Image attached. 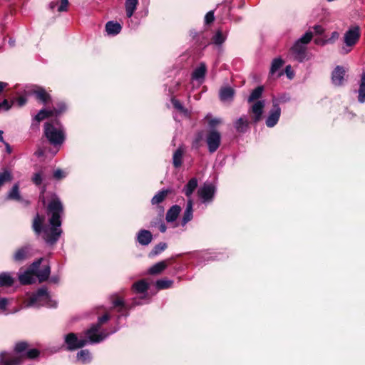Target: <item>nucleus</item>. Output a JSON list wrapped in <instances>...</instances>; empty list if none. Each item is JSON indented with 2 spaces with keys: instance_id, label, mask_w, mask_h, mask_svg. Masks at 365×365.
I'll list each match as a JSON object with an SVG mask.
<instances>
[{
  "instance_id": "f257e3e1",
  "label": "nucleus",
  "mask_w": 365,
  "mask_h": 365,
  "mask_svg": "<svg viewBox=\"0 0 365 365\" xmlns=\"http://www.w3.org/2000/svg\"><path fill=\"white\" fill-rule=\"evenodd\" d=\"M48 215L50 216L48 226H43L44 217L36 214L32 227L37 235H42V238L48 245H53L57 242L62 234L61 216L63 215V206L57 197H54L48 203L47 207Z\"/></svg>"
},
{
  "instance_id": "f03ea898",
  "label": "nucleus",
  "mask_w": 365,
  "mask_h": 365,
  "mask_svg": "<svg viewBox=\"0 0 365 365\" xmlns=\"http://www.w3.org/2000/svg\"><path fill=\"white\" fill-rule=\"evenodd\" d=\"M312 38L313 33L309 31L294 43L289 49V56L293 60L302 63L310 59L311 56L307 51V45Z\"/></svg>"
},
{
  "instance_id": "7ed1b4c3",
  "label": "nucleus",
  "mask_w": 365,
  "mask_h": 365,
  "mask_svg": "<svg viewBox=\"0 0 365 365\" xmlns=\"http://www.w3.org/2000/svg\"><path fill=\"white\" fill-rule=\"evenodd\" d=\"M57 303L53 300L49 294L48 289L45 287L39 288L36 292L26 301V307H46L48 308L56 307Z\"/></svg>"
},
{
  "instance_id": "20e7f679",
  "label": "nucleus",
  "mask_w": 365,
  "mask_h": 365,
  "mask_svg": "<svg viewBox=\"0 0 365 365\" xmlns=\"http://www.w3.org/2000/svg\"><path fill=\"white\" fill-rule=\"evenodd\" d=\"M44 135L54 146L63 144L66 138L63 126L58 120L45 123Z\"/></svg>"
},
{
  "instance_id": "39448f33",
  "label": "nucleus",
  "mask_w": 365,
  "mask_h": 365,
  "mask_svg": "<svg viewBox=\"0 0 365 365\" xmlns=\"http://www.w3.org/2000/svg\"><path fill=\"white\" fill-rule=\"evenodd\" d=\"M110 319V315L108 314H105L102 317L98 318V322L95 324H93L86 331V336L89 339V342L91 344H97L103 341L106 339L110 334L116 332L119 327L115 328L110 332H105L100 331L101 325L108 322Z\"/></svg>"
},
{
  "instance_id": "423d86ee",
  "label": "nucleus",
  "mask_w": 365,
  "mask_h": 365,
  "mask_svg": "<svg viewBox=\"0 0 365 365\" xmlns=\"http://www.w3.org/2000/svg\"><path fill=\"white\" fill-rule=\"evenodd\" d=\"M263 91L264 87L262 86H257L251 92L250 96L247 98L248 103H252L255 101H257L250 108V112L253 113L252 120L255 123L259 122L261 120L263 110L265 106V101L259 100L262 97Z\"/></svg>"
},
{
  "instance_id": "0eeeda50",
  "label": "nucleus",
  "mask_w": 365,
  "mask_h": 365,
  "mask_svg": "<svg viewBox=\"0 0 365 365\" xmlns=\"http://www.w3.org/2000/svg\"><path fill=\"white\" fill-rule=\"evenodd\" d=\"M29 344L26 341H20L15 344L14 353L2 352L0 354V362L2 365H19L24 359V354Z\"/></svg>"
},
{
  "instance_id": "6e6552de",
  "label": "nucleus",
  "mask_w": 365,
  "mask_h": 365,
  "mask_svg": "<svg viewBox=\"0 0 365 365\" xmlns=\"http://www.w3.org/2000/svg\"><path fill=\"white\" fill-rule=\"evenodd\" d=\"M360 38V28L359 26H353L344 33L343 41L344 46L341 47V53L346 54L351 51L352 47Z\"/></svg>"
},
{
  "instance_id": "1a4fd4ad",
  "label": "nucleus",
  "mask_w": 365,
  "mask_h": 365,
  "mask_svg": "<svg viewBox=\"0 0 365 365\" xmlns=\"http://www.w3.org/2000/svg\"><path fill=\"white\" fill-rule=\"evenodd\" d=\"M43 258H39L37 260L34 261L22 273L19 274V280L22 284H31L36 282V275L35 272L40 267Z\"/></svg>"
},
{
  "instance_id": "9d476101",
  "label": "nucleus",
  "mask_w": 365,
  "mask_h": 365,
  "mask_svg": "<svg viewBox=\"0 0 365 365\" xmlns=\"http://www.w3.org/2000/svg\"><path fill=\"white\" fill-rule=\"evenodd\" d=\"M64 343L66 346V349L68 351H74L83 347L88 344H91L88 337L87 339L78 338L77 335L73 332L65 335Z\"/></svg>"
},
{
  "instance_id": "9b49d317",
  "label": "nucleus",
  "mask_w": 365,
  "mask_h": 365,
  "mask_svg": "<svg viewBox=\"0 0 365 365\" xmlns=\"http://www.w3.org/2000/svg\"><path fill=\"white\" fill-rule=\"evenodd\" d=\"M272 106L265 119V124L268 128H273L276 125L281 115V108L279 106V101L272 100Z\"/></svg>"
},
{
  "instance_id": "f8f14e48",
  "label": "nucleus",
  "mask_w": 365,
  "mask_h": 365,
  "mask_svg": "<svg viewBox=\"0 0 365 365\" xmlns=\"http://www.w3.org/2000/svg\"><path fill=\"white\" fill-rule=\"evenodd\" d=\"M206 143L208 150L210 153H215L220 147L221 143V134L215 129L208 132L206 135Z\"/></svg>"
},
{
  "instance_id": "ddd939ff",
  "label": "nucleus",
  "mask_w": 365,
  "mask_h": 365,
  "mask_svg": "<svg viewBox=\"0 0 365 365\" xmlns=\"http://www.w3.org/2000/svg\"><path fill=\"white\" fill-rule=\"evenodd\" d=\"M216 192L215 186L212 183L205 182L198 190V195L203 203H210L212 201Z\"/></svg>"
},
{
  "instance_id": "4468645a",
  "label": "nucleus",
  "mask_w": 365,
  "mask_h": 365,
  "mask_svg": "<svg viewBox=\"0 0 365 365\" xmlns=\"http://www.w3.org/2000/svg\"><path fill=\"white\" fill-rule=\"evenodd\" d=\"M149 288L148 283L144 280L141 279L136 282H135L133 286L132 289L136 294H143V296L140 299H134L133 300V304L135 305H140L143 304V302H140L141 299H144L147 297V292Z\"/></svg>"
},
{
  "instance_id": "2eb2a0df",
  "label": "nucleus",
  "mask_w": 365,
  "mask_h": 365,
  "mask_svg": "<svg viewBox=\"0 0 365 365\" xmlns=\"http://www.w3.org/2000/svg\"><path fill=\"white\" fill-rule=\"evenodd\" d=\"M31 93L43 104H47L51 98L50 94L46 91V89L41 86H34L31 89Z\"/></svg>"
},
{
  "instance_id": "dca6fc26",
  "label": "nucleus",
  "mask_w": 365,
  "mask_h": 365,
  "mask_svg": "<svg viewBox=\"0 0 365 365\" xmlns=\"http://www.w3.org/2000/svg\"><path fill=\"white\" fill-rule=\"evenodd\" d=\"M345 70L341 66H337L332 72L331 81L336 86L343 85L344 82Z\"/></svg>"
},
{
  "instance_id": "f3484780",
  "label": "nucleus",
  "mask_w": 365,
  "mask_h": 365,
  "mask_svg": "<svg viewBox=\"0 0 365 365\" xmlns=\"http://www.w3.org/2000/svg\"><path fill=\"white\" fill-rule=\"evenodd\" d=\"M113 307L117 308V312L119 313L118 321L120 319L121 317H126L128 316L129 307L127 304H125L123 299L118 297L113 300Z\"/></svg>"
},
{
  "instance_id": "a211bd4d",
  "label": "nucleus",
  "mask_w": 365,
  "mask_h": 365,
  "mask_svg": "<svg viewBox=\"0 0 365 365\" xmlns=\"http://www.w3.org/2000/svg\"><path fill=\"white\" fill-rule=\"evenodd\" d=\"M206 72V64L204 62H201L200 65L193 71L192 73V78L202 83L205 80Z\"/></svg>"
},
{
  "instance_id": "6ab92c4d",
  "label": "nucleus",
  "mask_w": 365,
  "mask_h": 365,
  "mask_svg": "<svg viewBox=\"0 0 365 365\" xmlns=\"http://www.w3.org/2000/svg\"><path fill=\"white\" fill-rule=\"evenodd\" d=\"M193 202L191 198H189L187 201L186 207L183 212L181 225L185 226L187 222H189L193 217Z\"/></svg>"
},
{
  "instance_id": "aec40b11",
  "label": "nucleus",
  "mask_w": 365,
  "mask_h": 365,
  "mask_svg": "<svg viewBox=\"0 0 365 365\" xmlns=\"http://www.w3.org/2000/svg\"><path fill=\"white\" fill-rule=\"evenodd\" d=\"M53 116L51 110H47L45 108L41 109L38 113L34 117L32 123H31V128L38 127V123L51 117Z\"/></svg>"
},
{
  "instance_id": "412c9836",
  "label": "nucleus",
  "mask_w": 365,
  "mask_h": 365,
  "mask_svg": "<svg viewBox=\"0 0 365 365\" xmlns=\"http://www.w3.org/2000/svg\"><path fill=\"white\" fill-rule=\"evenodd\" d=\"M137 241L141 245H148L152 240L153 235L151 232L147 230H140L137 234Z\"/></svg>"
},
{
  "instance_id": "4be33fe9",
  "label": "nucleus",
  "mask_w": 365,
  "mask_h": 365,
  "mask_svg": "<svg viewBox=\"0 0 365 365\" xmlns=\"http://www.w3.org/2000/svg\"><path fill=\"white\" fill-rule=\"evenodd\" d=\"M6 199L16 200L21 202L28 203L27 201L24 200L20 195L19 192V185L18 183H16L13 185L12 188L9 191Z\"/></svg>"
},
{
  "instance_id": "5701e85b",
  "label": "nucleus",
  "mask_w": 365,
  "mask_h": 365,
  "mask_svg": "<svg viewBox=\"0 0 365 365\" xmlns=\"http://www.w3.org/2000/svg\"><path fill=\"white\" fill-rule=\"evenodd\" d=\"M170 193L171 190L170 189H163L158 191L151 199V204L153 205L158 206L166 199L168 195Z\"/></svg>"
},
{
  "instance_id": "b1692460",
  "label": "nucleus",
  "mask_w": 365,
  "mask_h": 365,
  "mask_svg": "<svg viewBox=\"0 0 365 365\" xmlns=\"http://www.w3.org/2000/svg\"><path fill=\"white\" fill-rule=\"evenodd\" d=\"M184 153L185 148L182 145L179 146L174 152L173 155V165L175 168H178L182 165Z\"/></svg>"
},
{
  "instance_id": "393cba45",
  "label": "nucleus",
  "mask_w": 365,
  "mask_h": 365,
  "mask_svg": "<svg viewBox=\"0 0 365 365\" xmlns=\"http://www.w3.org/2000/svg\"><path fill=\"white\" fill-rule=\"evenodd\" d=\"M30 250L29 246L19 248L14 255V260L18 262L25 260L29 257Z\"/></svg>"
},
{
  "instance_id": "a878e982",
  "label": "nucleus",
  "mask_w": 365,
  "mask_h": 365,
  "mask_svg": "<svg viewBox=\"0 0 365 365\" xmlns=\"http://www.w3.org/2000/svg\"><path fill=\"white\" fill-rule=\"evenodd\" d=\"M180 211L181 207L178 205H175L170 207V209L168 210L165 216L167 222H175L177 220Z\"/></svg>"
},
{
  "instance_id": "bb28decb",
  "label": "nucleus",
  "mask_w": 365,
  "mask_h": 365,
  "mask_svg": "<svg viewBox=\"0 0 365 365\" xmlns=\"http://www.w3.org/2000/svg\"><path fill=\"white\" fill-rule=\"evenodd\" d=\"M358 93V101L360 103H365V72L361 75V78L359 81V89L356 91Z\"/></svg>"
},
{
  "instance_id": "cd10ccee",
  "label": "nucleus",
  "mask_w": 365,
  "mask_h": 365,
  "mask_svg": "<svg viewBox=\"0 0 365 365\" xmlns=\"http://www.w3.org/2000/svg\"><path fill=\"white\" fill-rule=\"evenodd\" d=\"M121 25L113 21H110L106 24V31L108 35L115 36L121 31Z\"/></svg>"
},
{
  "instance_id": "c85d7f7f",
  "label": "nucleus",
  "mask_w": 365,
  "mask_h": 365,
  "mask_svg": "<svg viewBox=\"0 0 365 365\" xmlns=\"http://www.w3.org/2000/svg\"><path fill=\"white\" fill-rule=\"evenodd\" d=\"M76 359L83 364H88L92 360V355L89 350L82 349L76 354Z\"/></svg>"
},
{
  "instance_id": "c756f323",
  "label": "nucleus",
  "mask_w": 365,
  "mask_h": 365,
  "mask_svg": "<svg viewBox=\"0 0 365 365\" xmlns=\"http://www.w3.org/2000/svg\"><path fill=\"white\" fill-rule=\"evenodd\" d=\"M248 120L246 116H242L239 118L234 123V127L236 130L239 133H245L248 128Z\"/></svg>"
},
{
  "instance_id": "7c9ffc66",
  "label": "nucleus",
  "mask_w": 365,
  "mask_h": 365,
  "mask_svg": "<svg viewBox=\"0 0 365 365\" xmlns=\"http://www.w3.org/2000/svg\"><path fill=\"white\" fill-rule=\"evenodd\" d=\"M227 38V36L223 34L220 30H218L212 38V43L217 47L221 51L222 46Z\"/></svg>"
},
{
  "instance_id": "2f4dec72",
  "label": "nucleus",
  "mask_w": 365,
  "mask_h": 365,
  "mask_svg": "<svg viewBox=\"0 0 365 365\" xmlns=\"http://www.w3.org/2000/svg\"><path fill=\"white\" fill-rule=\"evenodd\" d=\"M51 273V268L49 265H45L41 269L39 267L35 272L36 278H38L40 282H44L48 279Z\"/></svg>"
},
{
  "instance_id": "473e14b6",
  "label": "nucleus",
  "mask_w": 365,
  "mask_h": 365,
  "mask_svg": "<svg viewBox=\"0 0 365 365\" xmlns=\"http://www.w3.org/2000/svg\"><path fill=\"white\" fill-rule=\"evenodd\" d=\"M197 180L195 178H192L185 185L182 191L187 197L190 198V197L192 195V194L193 193L195 190L197 188Z\"/></svg>"
},
{
  "instance_id": "72a5a7b5",
  "label": "nucleus",
  "mask_w": 365,
  "mask_h": 365,
  "mask_svg": "<svg viewBox=\"0 0 365 365\" xmlns=\"http://www.w3.org/2000/svg\"><path fill=\"white\" fill-rule=\"evenodd\" d=\"M284 62L282 60V58L278 57L275 58L272 60L271 63L270 70H269V76L271 77L274 76L279 70L282 68V66L284 65Z\"/></svg>"
},
{
  "instance_id": "f704fd0d",
  "label": "nucleus",
  "mask_w": 365,
  "mask_h": 365,
  "mask_svg": "<svg viewBox=\"0 0 365 365\" xmlns=\"http://www.w3.org/2000/svg\"><path fill=\"white\" fill-rule=\"evenodd\" d=\"M138 4V0H125V8L128 18L133 16L136 10Z\"/></svg>"
},
{
  "instance_id": "c9c22d12",
  "label": "nucleus",
  "mask_w": 365,
  "mask_h": 365,
  "mask_svg": "<svg viewBox=\"0 0 365 365\" xmlns=\"http://www.w3.org/2000/svg\"><path fill=\"white\" fill-rule=\"evenodd\" d=\"M234 96V90L230 87L222 88L220 91V98L222 101H231Z\"/></svg>"
},
{
  "instance_id": "e433bc0d",
  "label": "nucleus",
  "mask_w": 365,
  "mask_h": 365,
  "mask_svg": "<svg viewBox=\"0 0 365 365\" xmlns=\"http://www.w3.org/2000/svg\"><path fill=\"white\" fill-rule=\"evenodd\" d=\"M14 279L9 272L0 274V287H9L14 284Z\"/></svg>"
},
{
  "instance_id": "4c0bfd02",
  "label": "nucleus",
  "mask_w": 365,
  "mask_h": 365,
  "mask_svg": "<svg viewBox=\"0 0 365 365\" xmlns=\"http://www.w3.org/2000/svg\"><path fill=\"white\" fill-rule=\"evenodd\" d=\"M339 34L337 31H333L330 37L323 35L321 32V46L334 43L338 39Z\"/></svg>"
},
{
  "instance_id": "58836bf2",
  "label": "nucleus",
  "mask_w": 365,
  "mask_h": 365,
  "mask_svg": "<svg viewBox=\"0 0 365 365\" xmlns=\"http://www.w3.org/2000/svg\"><path fill=\"white\" fill-rule=\"evenodd\" d=\"M167 267L165 261L159 262L150 267L148 272L151 274H157L163 271Z\"/></svg>"
},
{
  "instance_id": "ea45409f",
  "label": "nucleus",
  "mask_w": 365,
  "mask_h": 365,
  "mask_svg": "<svg viewBox=\"0 0 365 365\" xmlns=\"http://www.w3.org/2000/svg\"><path fill=\"white\" fill-rule=\"evenodd\" d=\"M51 110L53 115L59 116L66 111L67 106L63 101H59L56 103V106Z\"/></svg>"
},
{
  "instance_id": "a19ab883",
  "label": "nucleus",
  "mask_w": 365,
  "mask_h": 365,
  "mask_svg": "<svg viewBox=\"0 0 365 365\" xmlns=\"http://www.w3.org/2000/svg\"><path fill=\"white\" fill-rule=\"evenodd\" d=\"M173 284V280L161 279L156 281L155 286L158 289H165L170 287Z\"/></svg>"
},
{
  "instance_id": "79ce46f5",
  "label": "nucleus",
  "mask_w": 365,
  "mask_h": 365,
  "mask_svg": "<svg viewBox=\"0 0 365 365\" xmlns=\"http://www.w3.org/2000/svg\"><path fill=\"white\" fill-rule=\"evenodd\" d=\"M167 248V244L165 242H160L158 245H156L153 249L151 250V252L149 254L150 257H154L160 253H161L163 251H164Z\"/></svg>"
},
{
  "instance_id": "37998d69",
  "label": "nucleus",
  "mask_w": 365,
  "mask_h": 365,
  "mask_svg": "<svg viewBox=\"0 0 365 365\" xmlns=\"http://www.w3.org/2000/svg\"><path fill=\"white\" fill-rule=\"evenodd\" d=\"M12 180L11 173L5 170L3 173H0V187L6 182H9Z\"/></svg>"
},
{
  "instance_id": "c03bdc74",
  "label": "nucleus",
  "mask_w": 365,
  "mask_h": 365,
  "mask_svg": "<svg viewBox=\"0 0 365 365\" xmlns=\"http://www.w3.org/2000/svg\"><path fill=\"white\" fill-rule=\"evenodd\" d=\"M150 226L153 227H158L160 232H165L167 230V227L162 219H159L155 222H151Z\"/></svg>"
},
{
  "instance_id": "a18cd8bd",
  "label": "nucleus",
  "mask_w": 365,
  "mask_h": 365,
  "mask_svg": "<svg viewBox=\"0 0 365 365\" xmlns=\"http://www.w3.org/2000/svg\"><path fill=\"white\" fill-rule=\"evenodd\" d=\"M39 354L40 352L37 349H31L25 352L24 359L25 358L34 359L37 358L39 356Z\"/></svg>"
},
{
  "instance_id": "49530a36",
  "label": "nucleus",
  "mask_w": 365,
  "mask_h": 365,
  "mask_svg": "<svg viewBox=\"0 0 365 365\" xmlns=\"http://www.w3.org/2000/svg\"><path fill=\"white\" fill-rule=\"evenodd\" d=\"M171 103L175 109L185 113V115L187 114V110L183 108V106H182V104L180 103V102L178 100H177L175 98H172Z\"/></svg>"
},
{
  "instance_id": "de8ad7c7",
  "label": "nucleus",
  "mask_w": 365,
  "mask_h": 365,
  "mask_svg": "<svg viewBox=\"0 0 365 365\" xmlns=\"http://www.w3.org/2000/svg\"><path fill=\"white\" fill-rule=\"evenodd\" d=\"M13 103V101L9 102L8 100L4 99L1 103H0V111H8L12 107Z\"/></svg>"
},
{
  "instance_id": "09e8293b",
  "label": "nucleus",
  "mask_w": 365,
  "mask_h": 365,
  "mask_svg": "<svg viewBox=\"0 0 365 365\" xmlns=\"http://www.w3.org/2000/svg\"><path fill=\"white\" fill-rule=\"evenodd\" d=\"M61 4L58 6L57 11L58 12H64L68 11V0H60Z\"/></svg>"
},
{
  "instance_id": "8fccbe9b",
  "label": "nucleus",
  "mask_w": 365,
  "mask_h": 365,
  "mask_svg": "<svg viewBox=\"0 0 365 365\" xmlns=\"http://www.w3.org/2000/svg\"><path fill=\"white\" fill-rule=\"evenodd\" d=\"M214 19H215L214 11H208L205 16V24H209L212 23L214 21Z\"/></svg>"
},
{
  "instance_id": "3c124183",
  "label": "nucleus",
  "mask_w": 365,
  "mask_h": 365,
  "mask_svg": "<svg viewBox=\"0 0 365 365\" xmlns=\"http://www.w3.org/2000/svg\"><path fill=\"white\" fill-rule=\"evenodd\" d=\"M53 177L56 180H61L66 177V173H64L61 169H57L53 173Z\"/></svg>"
},
{
  "instance_id": "603ef678",
  "label": "nucleus",
  "mask_w": 365,
  "mask_h": 365,
  "mask_svg": "<svg viewBox=\"0 0 365 365\" xmlns=\"http://www.w3.org/2000/svg\"><path fill=\"white\" fill-rule=\"evenodd\" d=\"M33 182L37 185H39L41 184L42 182V176H41V174L40 173H36L34 177H33Z\"/></svg>"
},
{
  "instance_id": "864d4df0",
  "label": "nucleus",
  "mask_w": 365,
  "mask_h": 365,
  "mask_svg": "<svg viewBox=\"0 0 365 365\" xmlns=\"http://www.w3.org/2000/svg\"><path fill=\"white\" fill-rule=\"evenodd\" d=\"M285 73L289 79H292L294 78V73L292 69V66L288 65L285 68Z\"/></svg>"
},
{
  "instance_id": "5fc2aeb1",
  "label": "nucleus",
  "mask_w": 365,
  "mask_h": 365,
  "mask_svg": "<svg viewBox=\"0 0 365 365\" xmlns=\"http://www.w3.org/2000/svg\"><path fill=\"white\" fill-rule=\"evenodd\" d=\"M8 304V299L6 298L0 299V309L5 311Z\"/></svg>"
},
{
  "instance_id": "6e6d98bb",
  "label": "nucleus",
  "mask_w": 365,
  "mask_h": 365,
  "mask_svg": "<svg viewBox=\"0 0 365 365\" xmlns=\"http://www.w3.org/2000/svg\"><path fill=\"white\" fill-rule=\"evenodd\" d=\"M221 123L220 119L219 118H213L210 120L209 125L210 127L214 128L217 125L220 124Z\"/></svg>"
},
{
  "instance_id": "4d7b16f0",
  "label": "nucleus",
  "mask_w": 365,
  "mask_h": 365,
  "mask_svg": "<svg viewBox=\"0 0 365 365\" xmlns=\"http://www.w3.org/2000/svg\"><path fill=\"white\" fill-rule=\"evenodd\" d=\"M272 100H278L279 101V105L280 103H286V102L289 101V97H287V96H281V97L277 98H274Z\"/></svg>"
},
{
  "instance_id": "13d9d810",
  "label": "nucleus",
  "mask_w": 365,
  "mask_h": 365,
  "mask_svg": "<svg viewBox=\"0 0 365 365\" xmlns=\"http://www.w3.org/2000/svg\"><path fill=\"white\" fill-rule=\"evenodd\" d=\"M17 103L19 106H23L26 103V99L24 97H19L17 99Z\"/></svg>"
},
{
  "instance_id": "bf43d9fd",
  "label": "nucleus",
  "mask_w": 365,
  "mask_h": 365,
  "mask_svg": "<svg viewBox=\"0 0 365 365\" xmlns=\"http://www.w3.org/2000/svg\"><path fill=\"white\" fill-rule=\"evenodd\" d=\"M200 139L201 138L200 137H198L192 143V147L193 148H197L199 147V143H200Z\"/></svg>"
},
{
  "instance_id": "052dcab7",
  "label": "nucleus",
  "mask_w": 365,
  "mask_h": 365,
  "mask_svg": "<svg viewBox=\"0 0 365 365\" xmlns=\"http://www.w3.org/2000/svg\"><path fill=\"white\" fill-rule=\"evenodd\" d=\"M8 86V83L6 82L0 81V93L4 91V89Z\"/></svg>"
},
{
  "instance_id": "680f3d73",
  "label": "nucleus",
  "mask_w": 365,
  "mask_h": 365,
  "mask_svg": "<svg viewBox=\"0 0 365 365\" xmlns=\"http://www.w3.org/2000/svg\"><path fill=\"white\" fill-rule=\"evenodd\" d=\"M58 4V2L57 1H51L50 2L48 6H49V9H51V10H53L56 6Z\"/></svg>"
},
{
  "instance_id": "e2e57ef3",
  "label": "nucleus",
  "mask_w": 365,
  "mask_h": 365,
  "mask_svg": "<svg viewBox=\"0 0 365 365\" xmlns=\"http://www.w3.org/2000/svg\"><path fill=\"white\" fill-rule=\"evenodd\" d=\"M2 143L6 145L7 151L9 153H10L11 152V147H10L9 144L8 143L5 142L4 140Z\"/></svg>"
},
{
  "instance_id": "0e129e2a",
  "label": "nucleus",
  "mask_w": 365,
  "mask_h": 365,
  "mask_svg": "<svg viewBox=\"0 0 365 365\" xmlns=\"http://www.w3.org/2000/svg\"><path fill=\"white\" fill-rule=\"evenodd\" d=\"M3 130H0V141L4 142V138H3Z\"/></svg>"
},
{
  "instance_id": "69168bd1",
  "label": "nucleus",
  "mask_w": 365,
  "mask_h": 365,
  "mask_svg": "<svg viewBox=\"0 0 365 365\" xmlns=\"http://www.w3.org/2000/svg\"><path fill=\"white\" fill-rule=\"evenodd\" d=\"M9 43L11 46H14V44H15V41L14 40H12V39H9Z\"/></svg>"
},
{
  "instance_id": "338daca9",
  "label": "nucleus",
  "mask_w": 365,
  "mask_h": 365,
  "mask_svg": "<svg viewBox=\"0 0 365 365\" xmlns=\"http://www.w3.org/2000/svg\"><path fill=\"white\" fill-rule=\"evenodd\" d=\"M283 74H284V73H283L282 71H279V72L277 74V77H280V76H282Z\"/></svg>"
},
{
  "instance_id": "774afa93",
  "label": "nucleus",
  "mask_w": 365,
  "mask_h": 365,
  "mask_svg": "<svg viewBox=\"0 0 365 365\" xmlns=\"http://www.w3.org/2000/svg\"><path fill=\"white\" fill-rule=\"evenodd\" d=\"M314 29L316 31V32H318V29H319V25H315Z\"/></svg>"
}]
</instances>
